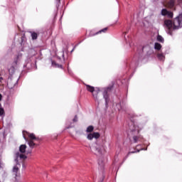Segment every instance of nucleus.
Returning a JSON list of instances; mask_svg holds the SVG:
<instances>
[{
	"instance_id": "nucleus-1",
	"label": "nucleus",
	"mask_w": 182,
	"mask_h": 182,
	"mask_svg": "<svg viewBox=\"0 0 182 182\" xmlns=\"http://www.w3.org/2000/svg\"><path fill=\"white\" fill-rule=\"evenodd\" d=\"M164 25L169 31L180 29V28H182V14L175 18L173 23L171 20H165Z\"/></svg>"
},
{
	"instance_id": "nucleus-2",
	"label": "nucleus",
	"mask_w": 182,
	"mask_h": 182,
	"mask_svg": "<svg viewBox=\"0 0 182 182\" xmlns=\"http://www.w3.org/2000/svg\"><path fill=\"white\" fill-rule=\"evenodd\" d=\"M16 159H15V161L16 164L13 167V173L15 176L16 180H21V172H19V168H21V164H19L18 159H21L23 160H25L27 159V156L23 154L17 152L16 153Z\"/></svg>"
},
{
	"instance_id": "nucleus-3",
	"label": "nucleus",
	"mask_w": 182,
	"mask_h": 182,
	"mask_svg": "<svg viewBox=\"0 0 182 182\" xmlns=\"http://www.w3.org/2000/svg\"><path fill=\"white\" fill-rule=\"evenodd\" d=\"M25 134H27V136L29 137L30 140H38V138H36V136H35V134H31L28 132H23V139L24 140H26V141H28V139L27 137L25 136Z\"/></svg>"
},
{
	"instance_id": "nucleus-4",
	"label": "nucleus",
	"mask_w": 182,
	"mask_h": 182,
	"mask_svg": "<svg viewBox=\"0 0 182 182\" xmlns=\"http://www.w3.org/2000/svg\"><path fill=\"white\" fill-rule=\"evenodd\" d=\"M92 151L97 156H102V154H103V151H102V146L99 145H96L95 146L92 147Z\"/></svg>"
},
{
	"instance_id": "nucleus-5",
	"label": "nucleus",
	"mask_w": 182,
	"mask_h": 182,
	"mask_svg": "<svg viewBox=\"0 0 182 182\" xmlns=\"http://www.w3.org/2000/svg\"><path fill=\"white\" fill-rule=\"evenodd\" d=\"M100 137V134L99 132H94V133H90L88 134L87 136V139L88 140H93V139H99Z\"/></svg>"
},
{
	"instance_id": "nucleus-6",
	"label": "nucleus",
	"mask_w": 182,
	"mask_h": 182,
	"mask_svg": "<svg viewBox=\"0 0 182 182\" xmlns=\"http://www.w3.org/2000/svg\"><path fill=\"white\" fill-rule=\"evenodd\" d=\"M163 16H167L168 18H173V12L167 11V9H164L161 12Z\"/></svg>"
},
{
	"instance_id": "nucleus-7",
	"label": "nucleus",
	"mask_w": 182,
	"mask_h": 182,
	"mask_svg": "<svg viewBox=\"0 0 182 182\" xmlns=\"http://www.w3.org/2000/svg\"><path fill=\"white\" fill-rule=\"evenodd\" d=\"M22 60V54H18L15 58L13 63V66H18L21 63V60Z\"/></svg>"
},
{
	"instance_id": "nucleus-8",
	"label": "nucleus",
	"mask_w": 182,
	"mask_h": 182,
	"mask_svg": "<svg viewBox=\"0 0 182 182\" xmlns=\"http://www.w3.org/2000/svg\"><path fill=\"white\" fill-rule=\"evenodd\" d=\"M111 90H112V87L104 88L103 96H104V99H105L106 103H107V100H109V95H107V92H110Z\"/></svg>"
},
{
	"instance_id": "nucleus-9",
	"label": "nucleus",
	"mask_w": 182,
	"mask_h": 182,
	"mask_svg": "<svg viewBox=\"0 0 182 182\" xmlns=\"http://www.w3.org/2000/svg\"><path fill=\"white\" fill-rule=\"evenodd\" d=\"M100 92V89L99 87H96L94 92L92 93V97L95 100H99V93Z\"/></svg>"
},
{
	"instance_id": "nucleus-10",
	"label": "nucleus",
	"mask_w": 182,
	"mask_h": 182,
	"mask_svg": "<svg viewBox=\"0 0 182 182\" xmlns=\"http://www.w3.org/2000/svg\"><path fill=\"white\" fill-rule=\"evenodd\" d=\"M141 129H143V127L141 125L134 124L133 128H132V132H137V133H139V132H140Z\"/></svg>"
},
{
	"instance_id": "nucleus-11",
	"label": "nucleus",
	"mask_w": 182,
	"mask_h": 182,
	"mask_svg": "<svg viewBox=\"0 0 182 182\" xmlns=\"http://www.w3.org/2000/svg\"><path fill=\"white\" fill-rule=\"evenodd\" d=\"M166 4L168 8H173L174 4H176V0H166Z\"/></svg>"
},
{
	"instance_id": "nucleus-12",
	"label": "nucleus",
	"mask_w": 182,
	"mask_h": 182,
	"mask_svg": "<svg viewBox=\"0 0 182 182\" xmlns=\"http://www.w3.org/2000/svg\"><path fill=\"white\" fill-rule=\"evenodd\" d=\"M86 86V89L88 92H90V93H93L95 92V90H96V88H95L92 86H90L89 85H85Z\"/></svg>"
},
{
	"instance_id": "nucleus-13",
	"label": "nucleus",
	"mask_w": 182,
	"mask_h": 182,
	"mask_svg": "<svg viewBox=\"0 0 182 182\" xmlns=\"http://www.w3.org/2000/svg\"><path fill=\"white\" fill-rule=\"evenodd\" d=\"M20 153H25L26 151V145L22 144L19 147Z\"/></svg>"
},
{
	"instance_id": "nucleus-14",
	"label": "nucleus",
	"mask_w": 182,
	"mask_h": 182,
	"mask_svg": "<svg viewBox=\"0 0 182 182\" xmlns=\"http://www.w3.org/2000/svg\"><path fill=\"white\" fill-rule=\"evenodd\" d=\"M31 35V38L33 39V41H36V39H38V33L33 31H31L30 32Z\"/></svg>"
},
{
	"instance_id": "nucleus-15",
	"label": "nucleus",
	"mask_w": 182,
	"mask_h": 182,
	"mask_svg": "<svg viewBox=\"0 0 182 182\" xmlns=\"http://www.w3.org/2000/svg\"><path fill=\"white\" fill-rule=\"evenodd\" d=\"M157 58L159 60H161L162 62H164V59L166 58L164 54L160 53L157 54Z\"/></svg>"
},
{
	"instance_id": "nucleus-16",
	"label": "nucleus",
	"mask_w": 182,
	"mask_h": 182,
	"mask_svg": "<svg viewBox=\"0 0 182 182\" xmlns=\"http://www.w3.org/2000/svg\"><path fill=\"white\" fill-rule=\"evenodd\" d=\"M98 164L101 168H103V167H105V161H103V159H100L98 160Z\"/></svg>"
},
{
	"instance_id": "nucleus-17",
	"label": "nucleus",
	"mask_w": 182,
	"mask_h": 182,
	"mask_svg": "<svg viewBox=\"0 0 182 182\" xmlns=\"http://www.w3.org/2000/svg\"><path fill=\"white\" fill-rule=\"evenodd\" d=\"M133 140H134V143H139V141H141V137L134 136H133Z\"/></svg>"
},
{
	"instance_id": "nucleus-18",
	"label": "nucleus",
	"mask_w": 182,
	"mask_h": 182,
	"mask_svg": "<svg viewBox=\"0 0 182 182\" xmlns=\"http://www.w3.org/2000/svg\"><path fill=\"white\" fill-rule=\"evenodd\" d=\"M154 49H156V50H160V49H161V44L159 43H155Z\"/></svg>"
},
{
	"instance_id": "nucleus-19",
	"label": "nucleus",
	"mask_w": 182,
	"mask_h": 182,
	"mask_svg": "<svg viewBox=\"0 0 182 182\" xmlns=\"http://www.w3.org/2000/svg\"><path fill=\"white\" fill-rule=\"evenodd\" d=\"M27 141H28V144L29 147H31V149H33V147H35V143L33 142V141L28 140Z\"/></svg>"
},
{
	"instance_id": "nucleus-20",
	"label": "nucleus",
	"mask_w": 182,
	"mask_h": 182,
	"mask_svg": "<svg viewBox=\"0 0 182 182\" xmlns=\"http://www.w3.org/2000/svg\"><path fill=\"white\" fill-rule=\"evenodd\" d=\"M94 129L95 128L93 127V126H89L87 128L86 132H87V133H92V132H93Z\"/></svg>"
},
{
	"instance_id": "nucleus-21",
	"label": "nucleus",
	"mask_w": 182,
	"mask_h": 182,
	"mask_svg": "<svg viewBox=\"0 0 182 182\" xmlns=\"http://www.w3.org/2000/svg\"><path fill=\"white\" fill-rule=\"evenodd\" d=\"M157 41L158 42H161V43H163V42H164V38L161 36L159 35L157 36Z\"/></svg>"
},
{
	"instance_id": "nucleus-22",
	"label": "nucleus",
	"mask_w": 182,
	"mask_h": 182,
	"mask_svg": "<svg viewBox=\"0 0 182 182\" xmlns=\"http://www.w3.org/2000/svg\"><path fill=\"white\" fill-rule=\"evenodd\" d=\"M9 73H14L15 72V67L12 66L9 70Z\"/></svg>"
},
{
	"instance_id": "nucleus-23",
	"label": "nucleus",
	"mask_w": 182,
	"mask_h": 182,
	"mask_svg": "<svg viewBox=\"0 0 182 182\" xmlns=\"http://www.w3.org/2000/svg\"><path fill=\"white\" fill-rule=\"evenodd\" d=\"M7 86H8V87H9V89H14V86H15V85H11V82H9L7 83Z\"/></svg>"
},
{
	"instance_id": "nucleus-24",
	"label": "nucleus",
	"mask_w": 182,
	"mask_h": 182,
	"mask_svg": "<svg viewBox=\"0 0 182 182\" xmlns=\"http://www.w3.org/2000/svg\"><path fill=\"white\" fill-rule=\"evenodd\" d=\"M107 31V28H105L102 30H100L98 33H102V32H106Z\"/></svg>"
},
{
	"instance_id": "nucleus-25",
	"label": "nucleus",
	"mask_w": 182,
	"mask_h": 182,
	"mask_svg": "<svg viewBox=\"0 0 182 182\" xmlns=\"http://www.w3.org/2000/svg\"><path fill=\"white\" fill-rule=\"evenodd\" d=\"M4 108H0V116H4Z\"/></svg>"
},
{
	"instance_id": "nucleus-26",
	"label": "nucleus",
	"mask_w": 182,
	"mask_h": 182,
	"mask_svg": "<svg viewBox=\"0 0 182 182\" xmlns=\"http://www.w3.org/2000/svg\"><path fill=\"white\" fill-rule=\"evenodd\" d=\"M139 151H140V150H137V151H130L128 153L127 156H129L130 154H133L134 153H139Z\"/></svg>"
},
{
	"instance_id": "nucleus-27",
	"label": "nucleus",
	"mask_w": 182,
	"mask_h": 182,
	"mask_svg": "<svg viewBox=\"0 0 182 182\" xmlns=\"http://www.w3.org/2000/svg\"><path fill=\"white\" fill-rule=\"evenodd\" d=\"M29 63H27L26 65H24V68H27V69H31V66H29Z\"/></svg>"
},
{
	"instance_id": "nucleus-28",
	"label": "nucleus",
	"mask_w": 182,
	"mask_h": 182,
	"mask_svg": "<svg viewBox=\"0 0 182 182\" xmlns=\"http://www.w3.org/2000/svg\"><path fill=\"white\" fill-rule=\"evenodd\" d=\"M73 122H77V116L75 115V117L73 119Z\"/></svg>"
},
{
	"instance_id": "nucleus-29",
	"label": "nucleus",
	"mask_w": 182,
	"mask_h": 182,
	"mask_svg": "<svg viewBox=\"0 0 182 182\" xmlns=\"http://www.w3.org/2000/svg\"><path fill=\"white\" fill-rule=\"evenodd\" d=\"M2 99V95L0 94V100Z\"/></svg>"
},
{
	"instance_id": "nucleus-30",
	"label": "nucleus",
	"mask_w": 182,
	"mask_h": 182,
	"mask_svg": "<svg viewBox=\"0 0 182 182\" xmlns=\"http://www.w3.org/2000/svg\"><path fill=\"white\" fill-rule=\"evenodd\" d=\"M18 82V81H16L15 83H14V85H16V82Z\"/></svg>"
},
{
	"instance_id": "nucleus-31",
	"label": "nucleus",
	"mask_w": 182,
	"mask_h": 182,
	"mask_svg": "<svg viewBox=\"0 0 182 182\" xmlns=\"http://www.w3.org/2000/svg\"><path fill=\"white\" fill-rule=\"evenodd\" d=\"M179 1V2H181V0H178Z\"/></svg>"
},
{
	"instance_id": "nucleus-32",
	"label": "nucleus",
	"mask_w": 182,
	"mask_h": 182,
	"mask_svg": "<svg viewBox=\"0 0 182 182\" xmlns=\"http://www.w3.org/2000/svg\"><path fill=\"white\" fill-rule=\"evenodd\" d=\"M0 107H1V104H0Z\"/></svg>"
}]
</instances>
